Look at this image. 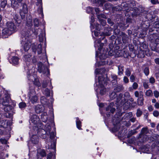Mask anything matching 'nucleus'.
<instances>
[{"mask_svg": "<svg viewBox=\"0 0 159 159\" xmlns=\"http://www.w3.org/2000/svg\"><path fill=\"white\" fill-rule=\"evenodd\" d=\"M21 34L22 38H25V42L24 45V48L25 51H28L30 48L31 45V42L29 40V38L30 37L31 34L30 31L26 32L25 30L21 31Z\"/></svg>", "mask_w": 159, "mask_h": 159, "instance_id": "f257e3e1", "label": "nucleus"}, {"mask_svg": "<svg viewBox=\"0 0 159 159\" xmlns=\"http://www.w3.org/2000/svg\"><path fill=\"white\" fill-rule=\"evenodd\" d=\"M159 135L158 134H154L151 137H150V141L151 142H154L151 145L152 148V151H156V153L158 154L159 153V141L158 140V139Z\"/></svg>", "mask_w": 159, "mask_h": 159, "instance_id": "f03ea898", "label": "nucleus"}, {"mask_svg": "<svg viewBox=\"0 0 159 159\" xmlns=\"http://www.w3.org/2000/svg\"><path fill=\"white\" fill-rule=\"evenodd\" d=\"M117 102L120 106H122L124 110H127L130 108V104L126 99L123 98V94L121 93H119L117 97Z\"/></svg>", "mask_w": 159, "mask_h": 159, "instance_id": "7ed1b4c3", "label": "nucleus"}, {"mask_svg": "<svg viewBox=\"0 0 159 159\" xmlns=\"http://www.w3.org/2000/svg\"><path fill=\"white\" fill-rule=\"evenodd\" d=\"M156 12V11H150V22L152 26L159 28V20H158V17Z\"/></svg>", "mask_w": 159, "mask_h": 159, "instance_id": "20e7f679", "label": "nucleus"}, {"mask_svg": "<svg viewBox=\"0 0 159 159\" xmlns=\"http://www.w3.org/2000/svg\"><path fill=\"white\" fill-rule=\"evenodd\" d=\"M149 130L147 127L143 128L141 129V133L138 137L139 141L144 143L148 140Z\"/></svg>", "mask_w": 159, "mask_h": 159, "instance_id": "39448f33", "label": "nucleus"}, {"mask_svg": "<svg viewBox=\"0 0 159 159\" xmlns=\"http://www.w3.org/2000/svg\"><path fill=\"white\" fill-rule=\"evenodd\" d=\"M150 22V40L157 39L159 36V32L158 29L152 26Z\"/></svg>", "mask_w": 159, "mask_h": 159, "instance_id": "423d86ee", "label": "nucleus"}, {"mask_svg": "<svg viewBox=\"0 0 159 159\" xmlns=\"http://www.w3.org/2000/svg\"><path fill=\"white\" fill-rule=\"evenodd\" d=\"M98 82L101 88L100 93L102 95H103L106 93V89L104 88V86L107 84L106 80L103 77L101 76L98 78Z\"/></svg>", "mask_w": 159, "mask_h": 159, "instance_id": "0eeeda50", "label": "nucleus"}, {"mask_svg": "<svg viewBox=\"0 0 159 159\" xmlns=\"http://www.w3.org/2000/svg\"><path fill=\"white\" fill-rule=\"evenodd\" d=\"M130 3L123 2L121 4V7L124 9V10L127 12H129L131 9V7H134L135 5V2L134 1H130Z\"/></svg>", "mask_w": 159, "mask_h": 159, "instance_id": "6e6552de", "label": "nucleus"}, {"mask_svg": "<svg viewBox=\"0 0 159 159\" xmlns=\"http://www.w3.org/2000/svg\"><path fill=\"white\" fill-rule=\"evenodd\" d=\"M22 8L20 11V14L22 19L25 17V15L28 12V8L26 4L25 3H22L21 4Z\"/></svg>", "mask_w": 159, "mask_h": 159, "instance_id": "1a4fd4ad", "label": "nucleus"}, {"mask_svg": "<svg viewBox=\"0 0 159 159\" xmlns=\"http://www.w3.org/2000/svg\"><path fill=\"white\" fill-rule=\"evenodd\" d=\"M35 94L34 89H31L30 90L28 96L30 100L32 103L36 102L38 100V98Z\"/></svg>", "mask_w": 159, "mask_h": 159, "instance_id": "9d476101", "label": "nucleus"}, {"mask_svg": "<svg viewBox=\"0 0 159 159\" xmlns=\"http://www.w3.org/2000/svg\"><path fill=\"white\" fill-rule=\"evenodd\" d=\"M4 95L2 98V104L3 105H6L7 103H8L9 101L11 100L10 96L8 92L5 90L3 91Z\"/></svg>", "mask_w": 159, "mask_h": 159, "instance_id": "9b49d317", "label": "nucleus"}, {"mask_svg": "<svg viewBox=\"0 0 159 159\" xmlns=\"http://www.w3.org/2000/svg\"><path fill=\"white\" fill-rule=\"evenodd\" d=\"M38 70L40 73H43V74L46 73L47 71L48 72V70L47 67L43 65L42 62H39L38 64Z\"/></svg>", "mask_w": 159, "mask_h": 159, "instance_id": "f8f14e48", "label": "nucleus"}, {"mask_svg": "<svg viewBox=\"0 0 159 159\" xmlns=\"http://www.w3.org/2000/svg\"><path fill=\"white\" fill-rule=\"evenodd\" d=\"M120 120L118 118L116 119H113V122L114 126L113 130L114 132H117L120 129Z\"/></svg>", "mask_w": 159, "mask_h": 159, "instance_id": "ddd939ff", "label": "nucleus"}, {"mask_svg": "<svg viewBox=\"0 0 159 159\" xmlns=\"http://www.w3.org/2000/svg\"><path fill=\"white\" fill-rule=\"evenodd\" d=\"M7 28L11 32H14L16 30V26L14 24L11 22H9L7 23Z\"/></svg>", "mask_w": 159, "mask_h": 159, "instance_id": "4468645a", "label": "nucleus"}, {"mask_svg": "<svg viewBox=\"0 0 159 159\" xmlns=\"http://www.w3.org/2000/svg\"><path fill=\"white\" fill-rule=\"evenodd\" d=\"M11 32L7 28L3 29L2 31V36L3 38H7L8 36L12 34Z\"/></svg>", "mask_w": 159, "mask_h": 159, "instance_id": "2eb2a0df", "label": "nucleus"}, {"mask_svg": "<svg viewBox=\"0 0 159 159\" xmlns=\"http://www.w3.org/2000/svg\"><path fill=\"white\" fill-rule=\"evenodd\" d=\"M120 35L122 38V40L124 43H128L129 40V39L127 35L123 32H121Z\"/></svg>", "mask_w": 159, "mask_h": 159, "instance_id": "dca6fc26", "label": "nucleus"}, {"mask_svg": "<svg viewBox=\"0 0 159 159\" xmlns=\"http://www.w3.org/2000/svg\"><path fill=\"white\" fill-rule=\"evenodd\" d=\"M27 20V23H26V26L29 27V30L27 31H26V30H25L26 32H27L28 31L30 32V29H31V27L32 25V18L31 17L30 15L28 17H26Z\"/></svg>", "mask_w": 159, "mask_h": 159, "instance_id": "f3484780", "label": "nucleus"}, {"mask_svg": "<svg viewBox=\"0 0 159 159\" xmlns=\"http://www.w3.org/2000/svg\"><path fill=\"white\" fill-rule=\"evenodd\" d=\"M131 10L133 11V12L132 13V15L133 16H137L140 15L141 13V11L137 7H134L132 8Z\"/></svg>", "mask_w": 159, "mask_h": 159, "instance_id": "a211bd4d", "label": "nucleus"}, {"mask_svg": "<svg viewBox=\"0 0 159 159\" xmlns=\"http://www.w3.org/2000/svg\"><path fill=\"white\" fill-rule=\"evenodd\" d=\"M44 107L42 105H37L35 108V112L37 113H40L44 111Z\"/></svg>", "mask_w": 159, "mask_h": 159, "instance_id": "6ab92c4d", "label": "nucleus"}, {"mask_svg": "<svg viewBox=\"0 0 159 159\" xmlns=\"http://www.w3.org/2000/svg\"><path fill=\"white\" fill-rule=\"evenodd\" d=\"M32 49H33V51L35 52H36L37 51L38 52V54H41L42 52V45L41 43L39 44L37 48H34L33 46H32Z\"/></svg>", "mask_w": 159, "mask_h": 159, "instance_id": "aec40b11", "label": "nucleus"}, {"mask_svg": "<svg viewBox=\"0 0 159 159\" xmlns=\"http://www.w3.org/2000/svg\"><path fill=\"white\" fill-rule=\"evenodd\" d=\"M124 89V88L122 85L119 84L115 87L114 90L115 92H120L123 91Z\"/></svg>", "mask_w": 159, "mask_h": 159, "instance_id": "412c9836", "label": "nucleus"}, {"mask_svg": "<svg viewBox=\"0 0 159 159\" xmlns=\"http://www.w3.org/2000/svg\"><path fill=\"white\" fill-rule=\"evenodd\" d=\"M150 47L152 51L159 53V45L158 44L155 43L152 46H151L150 44Z\"/></svg>", "mask_w": 159, "mask_h": 159, "instance_id": "4be33fe9", "label": "nucleus"}, {"mask_svg": "<svg viewBox=\"0 0 159 159\" xmlns=\"http://www.w3.org/2000/svg\"><path fill=\"white\" fill-rule=\"evenodd\" d=\"M20 5L18 3L16 0H11V7L16 10L19 7Z\"/></svg>", "mask_w": 159, "mask_h": 159, "instance_id": "5701e85b", "label": "nucleus"}, {"mask_svg": "<svg viewBox=\"0 0 159 159\" xmlns=\"http://www.w3.org/2000/svg\"><path fill=\"white\" fill-rule=\"evenodd\" d=\"M31 120L33 123L35 124L39 122L40 119L37 116L34 115L31 117Z\"/></svg>", "mask_w": 159, "mask_h": 159, "instance_id": "b1692460", "label": "nucleus"}, {"mask_svg": "<svg viewBox=\"0 0 159 159\" xmlns=\"http://www.w3.org/2000/svg\"><path fill=\"white\" fill-rule=\"evenodd\" d=\"M143 95H141V92H140L139 97L137 99V103L139 105L142 106L143 104Z\"/></svg>", "mask_w": 159, "mask_h": 159, "instance_id": "393cba45", "label": "nucleus"}, {"mask_svg": "<svg viewBox=\"0 0 159 159\" xmlns=\"http://www.w3.org/2000/svg\"><path fill=\"white\" fill-rule=\"evenodd\" d=\"M41 119L43 122H47L48 119V116L46 112H44L42 114Z\"/></svg>", "mask_w": 159, "mask_h": 159, "instance_id": "a878e982", "label": "nucleus"}, {"mask_svg": "<svg viewBox=\"0 0 159 159\" xmlns=\"http://www.w3.org/2000/svg\"><path fill=\"white\" fill-rule=\"evenodd\" d=\"M14 19L16 21V22L17 24H20L21 21L20 19V18L19 16V15L17 14H15L14 16Z\"/></svg>", "mask_w": 159, "mask_h": 159, "instance_id": "bb28decb", "label": "nucleus"}, {"mask_svg": "<svg viewBox=\"0 0 159 159\" xmlns=\"http://www.w3.org/2000/svg\"><path fill=\"white\" fill-rule=\"evenodd\" d=\"M31 55L30 54L25 55L23 57V60L25 61L29 62L31 60Z\"/></svg>", "mask_w": 159, "mask_h": 159, "instance_id": "cd10ccee", "label": "nucleus"}, {"mask_svg": "<svg viewBox=\"0 0 159 159\" xmlns=\"http://www.w3.org/2000/svg\"><path fill=\"white\" fill-rule=\"evenodd\" d=\"M19 58L16 57H13L11 58L12 63L14 65H17L18 64Z\"/></svg>", "mask_w": 159, "mask_h": 159, "instance_id": "c85d7f7f", "label": "nucleus"}, {"mask_svg": "<svg viewBox=\"0 0 159 159\" xmlns=\"http://www.w3.org/2000/svg\"><path fill=\"white\" fill-rule=\"evenodd\" d=\"M124 66L121 65H120L118 66V74L119 75H120L123 74L124 72Z\"/></svg>", "mask_w": 159, "mask_h": 159, "instance_id": "c756f323", "label": "nucleus"}, {"mask_svg": "<svg viewBox=\"0 0 159 159\" xmlns=\"http://www.w3.org/2000/svg\"><path fill=\"white\" fill-rule=\"evenodd\" d=\"M7 122L6 120H2L0 119V126L6 128L7 126Z\"/></svg>", "mask_w": 159, "mask_h": 159, "instance_id": "7c9ffc66", "label": "nucleus"}, {"mask_svg": "<svg viewBox=\"0 0 159 159\" xmlns=\"http://www.w3.org/2000/svg\"><path fill=\"white\" fill-rule=\"evenodd\" d=\"M3 106H5L4 108V110L5 111H9L12 108V106L10 105H8V103H7V105H6Z\"/></svg>", "mask_w": 159, "mask_h": 159, "instance_id": "2f4dec72", "label": "nucleus"}, {"mask_svg": "<svg viewBox=\"0 0 159 159\" xmlns=\"http://www.w3.org/2000/svg\"><path fill=\"white\" fill-rule=\"evenodd\" d=\"M76 125L77 127L79 129H81V122L78 117L76 118Z\"/></svg>", "mask_w": 159, "mask_h": 159, "instance_id": "473e14b6", "label": "nucleus"}, {"mask_svg": "<svg viewBox=\"0 0 159 159\" xmlns=\"http://www.w3.org/2000/svg\"><path fill=\"white\" fill-rule=\"evenodd\" d=\"M143 152L145 153H149V145L144 146L143 147V148L142 149Z\"/></svg>", "mask_w": 159, "mask_h": 159, "instance_id": "72a5a7b5", "label": "nucleus"}, {"mask_svg": "<svg viewBox=\"0 0 159 159\" xmlns=\"http://www.w3.org/2000/svg\"><path fill=\"white\" fill-rule=\"evenodd\" d=\"M48 84L49 86L51 85V82H50L49 81L45 80L43 81L42 84V87L43 88H45L47 86Z\"/></svg>", "mask_w": 159, "mask_h": 159, "instance_id": "f704fd0d", "label": "nucleus"}, {"mask_svg": "<svg viewBox=\"0 0 159 159\" xmlns=\"http://www.w3.org/2000/svg\"><path fill=\"white\" fill-rule=\"evenodd\" d=\"M116 92H115V91H114V92H113L110 95V98L111 100H113L116 98H117V97L119 95V94L117 95L116 93Z\"/></svg>", "mask_w": 159, "mask_h": 159, "instance_id": "c9c22d12", "label": "nucleus"}, {"mask_svg": "<svg viewBox=\"0 0 159 159\" xmlns=\"http://www.w3.org/2000/svg\"><path fill=\"white\" fill-rule=\"evenodd\" d=\"M7 4V0H3L1 1L0 6L2 8H4Z\"/></svg>", "mask_w": 159, "mask_h": 159, "instance_id": "e433bc0d", "label": "nucleus"}, {"mask_svg": "<svg viewBox=\"0 0 159 159\" xmlns=\"http://www.w3.org/2000/svg\"><path fill=\"white\" fill-rule=\"evenodd\" d=\"M131 70L132 69L131 68H127L125 72V75L128 76H130L131 74Z\"/></svg>", "mask_w": 159, "mask_h": 159, "instance_id": "4c0bfd02", "label": "nucleus"}, {"mask_svg": "<svg viewBox=\"0 0 159 159\" xmlns=\"http://www.w3.org/2000/svg\"><path fill=\"white\" fill-rule=\"evenodd\" d=\"M31 141L33 143L36 144L38 143V140L37 137L36 136H34L33 138L31 139Z\"/></svg>", "mask_w": 159, "mask_h": 159, "instance_id": "58836bf2", "label": "nucleus"}, {"mask_svg": "<svg viewBox=\"0 0 159 159\" xmlns=\"http://www.w3.org/2000/svg\"><path fill=\"white\" fill-rule=\"evenodd\" d=\"M43 93L47 97H49L50 94V90L48 89H46L43 91Z\"/></svg>", "mask_w": 159, "mask_h": 159, "instance_id": "ea45409f", "label": "nucleus"}, {"mask_svg": "<svg viewBox=\"0 0 159 159\" xmlns=\"http://www.w3.org/2000/svg\"><path fill=\"white\" fill-rule=\"evenodd\" d=\"M124 51L122 50H119L116 53V55L118 57H121L123 56V52Z\"/></svg>", "mask_w": 159, "mask_h": 159, "instance_id": "a19ab883", "label": "nucleus"}, {"mask_svg": "<svg viewBox=\"0 0 159 159\" xmlns=\"http://www.w3.org/2000/svg\"><path fill=\"white\" fill-rule=\"evenodd\" d=\"M136 133V131L135 130H131L129 132L128 134L127 137L129 138L132 135Z\"/></svg>", "mask_w": 159, "mask_h": 159, "instance_id": "79ce46f5", "label": "nucleus"}, {"mask_svg": "<svg viewBox=\"0 0 159 159\" xmlns=\"http://www.w3.org/2000/svg\"><path fill=\"white\" fill-rule=\"evenodd\" d=\"M97 17L99 20H102L101 18H106V16L104 14H99L97 15Z\"/></svg>", "mask_w": 159, "mask_h": 159, "instance_id": "37998d69", "label": "nucleus"}, {"mask_svg": "<svg viewBox=\"0 0 159 159\" xmlns=\"http://www.w3.org/2000/svg\"><path fill=\"white\" fill-rule=\"evenodd\" d=\"M114 103L113 102L110 103L108 106L106 108V111H110V109L112 108V107L114 106Z\"/></svg>", "mask_w": 159, "mask_h": 159, "instance_id": "c03bdc74", "label": "nucleus"}, {"mask_svg": "<svg viewBox=\"0 0 159 159\" xmlns=\"http://www.w3.org/2000/svg\"><path fill=\"white\" fill-rule=\"evenodd\" d=\"M116 0H101L100 1V5L101 6H102L103 4L107 1L112 2Z\"/></svg>", "mask_w": 159, "mask_h": 159, "instance_id": "a18cd8bd", "label": "nucleus"}, {"mask_svg": "<svg viewBox=\"0 0 159 159\" xmlns=\"http://www.w3.org/2000/svg\"><path fill=\"white\" fill-rule=\"evenodd\" d=\"M19 106L20 108H23L26 107V104L24 102H22L19 103Z\"/></svg>", "mask_w": 159, "mask_h": 159, "instance_id": "49530a36", "label": "nucleus"}, {"mask_svg": "<svg viewBox=\"0 0 159 159\" xmlns=\"http://www.w3.org/2000/svg\"><path fill=\"white\" fill-rule=\"evenodd\" d=\"M34 25L35 27H38L39 26V21L38 19L35 18L34 20Z\"/></svg>", "mask_w": 159, "mask_h": 159, "instance_id": "de8ad7c7", "label": "nucleus"}, {"mask_svg": "<svg viewBox=\"0 0 159 159\" xmlns=\"http://www.w3.org/2000/svg\"><path fill=\"white\" fill-rule=\"evenodd\" d=\"M144 72L146 76H148L149 73V69L148 67H146L144 69Z\"/></svg>", "mask_w": 159, "mask_h": 159, "instance_id": "09e8293b", "label": "nucleus"}, {"mask_svg": "<svg viewBox=\"0 0 159 159\" xmlns=\"http://www.w3.org/2000/svg\"><path fill=\"white\" fill-rule=\"evenodd\" d=\"M124 97H123V98H124L125 99L126 98H129L130 97V95L129 93V92H125L124 94Z\"/></svg>", "mask_w": 159, "mask_h": 159, "instance_id": "8fccbe9b", "label": "nucleus"}, {"mask_svg": "<svg viewBox=\"0 0 159 159\" xmlns=\"http://www.w3.org/2000/svg\"><path fill=\"white\" fill-rule=\"evenodd\" d=\"M142 111L140 109H137L136 112V116L137 117H140L142 115Z\"/></svg>", "mask_w": 159, "mask_h": 159, "instance_id": "3c124183", "label": "nucleus"}, {"mask_svg": "<svg viewBox=\"0 0 159 159\" xmlns=\"http://www.w3.org/2000/svg\"><path fill=\"white\" fill-rule=\"evenodd\" d=\"M40 100L41 102L42 103L45 104V102H46L47 100L45 97L42 96L41 97Z\"/></svg>", "mask_w": 159, "mask_h": 159, "instance_id": "603ef678", "label": "nucleus"}, {"mask_svg": "<svg viewBox=\"0 0 159 159\" xmlns=\"http://www.w3.org/2000/svg\"><path fill=\"white\" fill-rule=\"evenodd\" d=\"M39 154L42 157H45L46 155L45 151L43 150H41Z\"/></svg>", "mask_w": 159, "mask_h": 159, "instance_id": "864d4df0", "label": "nucleus"}, {"mask_svg": "<svg viewBox=\"0 0 159 159\" xmlns=\"http://www.w3.org/2000/svg\"><path fill=\"white\" fill-rule=\"evenodd\" d=\"M99 20L100 22V24L102 26H104L106 25V22L105 20L102 19Z\"/></svg>", "mask_w": 159, "mask_h": 159, "instance_id": "5fc2aeb1", "label": "nucleus"}, {"mask_svg": "<svg viewBox=\"0 0 159 159\" xmlns=\"http://www.w3.org/2000/svg\"><path fill=\"white\" fill-rule=\"evenodd\" d=\"M38 11L39 13L43 15V10L42 5H40V6L39 7Z\"/></svg>", "mask_w": 159, "mask_h": 159, "instance_id": "6e6d98bb", "label": "nucleus"}, {"mask_svg": "<svg viewBox=\"0 0 159 159\" xmlns=\"http://www.w3.org/2000/svg\"><path fill=\"white\" fill-rule=\"evenodd\" d=\"M153 115L155 117H157L159 115V112L157 111H154L153 113Z\"/></svg>", "mask_w": 159, "mask_h": 159, "instance_id": "4d7b16f0", "label": "nucleus"}, {"mask_svg": "<svg viewBox=\"0 0 159 159\" xmlns=\"http://www.w3.org/2000/svg\"><path fill=\"white\" fill-rule=\"evenodd\" d=\"M132 116V112H129V113H127L125 114V118L126 117L130 118Z\"/></svg>", "mask_w": 159, "mask_h": 159, "instance_id": "13d9d810", "label": "nucleus"}, {"mask_svg": "<svg viewBox=\"0 0 159 159\" xmlns=\"http://www.w3.org/2000/svg\"><path fill=\"white\" fill-rule=\"evenodd\" d=\"M154 94L156 98H158L159 97V92L157 90L154 91Z\"/></svg>", "mask_w": 159, "mask_h": 159, "instance_id": "bf43d9fd", "label": "nucleus"}, {"mask_svg": "<svg viewBox=\"0 0 159 159\" xmlns=\"http://www.w3.org/2000/svg\"><path fill=\"white\" fill-rule=\"evenodd\" d=\"M150 1L153 4H156L159 3V0H151Z\"/></svg>", "mask_w": 159, "mask_h": 159, "instance_id": "052dcab7", "label": "nucleus"}, {"mask_svg": "<svg viewBox=\"0 0 159 159\" xmlns=\"http://www.w3.org/2000/svg\"><path fill=\"white\" fill-rule=\"evenodd\" d=\"M143 86L144 88L148 89V81H145L143 83Z\"/></svg>", "mask_w": 159, "mask_h": 159, "instance_id": "680f3d73", "label": "nucleus"}, {"mask_svg": "<svg viewBox=\"0 0 159 159\" xmlns=\"http://www.w3.org/2000/svg\"><path fill=\"white\" fill-rule=\"evenodd\" d=\"M93 10V8L92 7H89L87 8V12L88 13H91Z\"/></svg>", "mask_w": 159, "mask_h": 159, "instance_id": "e2e57ef3", "label": "nucleus"}, {"mask_svg": "<svg viewBox=\"0 0 159 159\" xmlns=\"http://www.w3.org/2000/svg\"><path fill=\"white\" fill-rule=\"evenodd\" d=\"M123 81L125 84L128 83L129 82L128 78L126 76H125L123 78Z\"/></svg>", "mask_w": 159, "mask_h": 159, "instance_id": "0e129e2a", "label": "nucleus"}, {"mask_svg": "<svg viewBox=\"0 0 159 159\" xmlns=\"http://www.w3.org/2000/svg\"><path fill=\"white\" fill-rule=\"evenodd\" d=\"M105 7L107 9H109L111 7V5L109 3H106L105 4Z\"/></svg>", "mask_w": 159, "mask_h": 159, "instance_id": "69168bd1", "label": "nucleus"}, {"mask_svg": "<svg viewBox=\"0 0 159 159\" xmlns=\"http://www.w3.org/2000/svg\"><path fill=\"white\" fill-rule=\"evenodd\" d=\"M96 29L97 30L99 31L102 29L101 26L98 24H97L96 25Z\"/></svg>", "mask_w": 159, "mask_h": 159, "instance_id": "338daca9", "label": "nucleus"}, {"mask_svg": "<svg viewBox=\"0 0 159 159\" xmlns=\"http://www.w3.org/2000/svg\"><path fill=\"white\" fill-rule=\"evenodd\" d=\"M135 77L134 75H131L130 76V81H131V82H134L135 80Z\"/></svg>", "mask_w": 159, "mask_h": 159, "instance_id": "774afa93", "label": "nucleus"}]
</instances>
